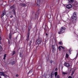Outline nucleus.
Masks as SVG:
<instances>
[{"mask_svg": "<svg viewBox=\"0 0 78 78\" xmlns=\"http://www.w3.org/2000/svg\"><path fill=\"white\" fill-rule=\"evenodd\" d=\"M39 16V13L38 12H37L35 14V17L36 18H37L38 17V16Z\"/></svg>", "mask_w": 78, "mask_h": 78, "instance_id": "nucleus-12", "label": "nucleus"}, {"mask_svg": "<svg viewBox=\"0 0 78 78\" xmlns=\"http://www.w3.org/2000/svg\"><path fill=\"white\" fill-rule=\"evenodd\" d=\"M66 30V28L64 27H61L60 29V31L58 32V34H61V33H63L65 32V30Z\"/></svg>", "mask_w": 78, "mask_h": 78, "instance_id": "nucleus-1", "label": "nucleus"}, {"mask_svg": "<svg viewBox=\"0 0 78 78\" xmlns=\"http://www.w3.org/2000/svg\"><path fill=\"white\" fill-rule=\"evenodd\" d=\"M9 38L10 39H11V33H10L9 34Z\"/></svg>", "mask_w": 78, "mask_h": 78, "instance_id": "nucleus-16", "label": "nucleus"}, {"mask_svg": "<svg viewBox=\"0 0 78 78\" xmlns=\"http://www.w3.org/2000/svg\"><path fill=\"white\" fill-rule=\"evenodd\" d=\"M72 5H71V4H69L68 5H67L66 6V8H68V9H70L71 8H72Z\"/></svg>", "mask_w": 78, "mask_h": 78, "instance_id": "nucleus-7", "label": "nucleus"}, {"mask_svg": "<svg viewBox=\"0 0 78 78\" xmlns=\"http://www.w3.org/2000/svg\"><path fill=\"white\" fill-rule=\"evenodd\" d=\"M69 55H68V54H67V53H66V57L67 59V58H69Z\"/></svg>", "mask_w": 78, "mask_h": 78, "instance_id": "nucleus-20", "label": "nucleus"}, {"mask_svg": "<svg viewBox=\"0 0 78 78\" xmlns=\"http://www.w3.org/2000/svg\"><path fill=\"white\" fill-rule=\"evenodd\" d=\"M8 45H9V46H10L11 45V42H10V41H8Z\"/></svg>", "mask_w": 78, "mask_h": 78, "instance_id": "nucleus-22", "label": "nucleus"}, {"mask_svg": "<svg viewBox=\"0 0 78 78\" xmlns=\"http://www.w3.org/2000/svg\"><path fill=\"white\" fill-rule=\"evenodd\" d=\"M37 6H39L41 2V0H37Z\"/></svg>", "mask_w": 78, "mask_h": 78, "instance_id": "nucleus-5", "label": "nucleus"}, {"mask_svg": "<svg viewBox=\"0 0 78 78\" xmlns=\"http://www.w3.org/2000/svg\"><path fill=\"white\" fill-rule=\"evenodd\" d=\"M54 73L53 72H52L51 74V78H53V76H54Z\"/></svg>", "mask_w": 78, "mask_h": 78, "instance_id": "nucleus-11", "label": "nucleus"}, {"mask_svg": "<svg viewBox=\"0 0 78 78\" xmlns=\"http://www.w3.org/2000/svg\"><path fill=\"white\" fill-rule=\"evenodd\" d=\"M45 27L44 28V30H46V31H47L46 30V28H45Z\"/></svg>", "mask_w": 78, "mask_h": 78, "instance_id": "nucleus-40", "label": "nucleus"}, {"mask_svg": "<svg viewBox=\"0 0 78 78\" xmlns=\"http://www.w3.org/2000/svg\"><path fill=\"white\" fill-rule=\"evenodd\" d=\"M12 53H13V54H12V56H13L14 55H15V54H16V51H12Z\"/></svg>", "mask_w": 78, "mask_h": 78, "instance_id": "nucleus-23", "label": "nucleus"}, {"mask_svg": "<svg viewBox=\"0 0 78 78\" xmlns=\"http://www.w3.org/2000/svg\"><path fill=\"white\" fill-rule=\"evenodd\" d=\"M59 43V44H61V45H62L63 43L62 42H60Z\"/></svg>", "mask_w": 78, "mask_h": 78, "instance_id": "nucleus-29", "label": "nucleus"}, {"mask_svg": "<svg viewBox=\"0 0 78 78\" xmlns=\"http://www.w3.org/2000/svg\"><path fill=\"white\" fill-rule=\"evenodd\" d=\"M4 58H3V59H5V58H6V55L5 54L4 55Z\"/></svg>", "mask_w": 78, "mask_h": 78, "instance_id": "nucleus-25", "label": "nucleus"}, {"mask_svg": "<svg viewBox=\"0 0 78 78\" xmlns=\"http://www.w3.org/2000/svg\"><path fill=\"white\" fill-rule=\"evenodd\" d=\"M15 7V6L14 5H13L10 8V9H13V8H14Z\"/></svg>", "mask_w": 78, "mask_h": 78, "instance_id": "nucleus-14", "label": "nucleus"}, {"mask_svg": "<svg viewBox=\"0 0 78 78\" xmlns=\"http://www.w3.org/2000/svg\"><path fill=\"white\" fill-rule=\"evenodd\" d=\"M56 78H60L59 76V75H57L56 77Z\"/></svg>", "mask_w": 78, "mask_h": 78, "instance_id": "nucleus-30", "label": "nucleus"}, {"mask_svg": "<svg viewBox=\"0 0 78 78\" xmlns=\"http://www.w3.org/2000/svg\"><path fill=\"white\" fill-rule=\"evenodd\" d=\"M64 65H65V66L67 67H69L70 66V65L67 63H65Z\"/></svg>", "mask_w": 78, "mask_h": 78, "instance_id": "nucleus-8", "label": "nucleus"}, {"mask_svg": "<svg viewBox=\"0 0 78 78\" xmlns=\"http://www.w3.org/2000/svg\"><path fill=\"white\" fill-rule=\"evenodd\" d=\"M68 78H72V77L71 76H69Z\"/></svg>", "mask_w": 78, "mask_h": 78, "instance_id": "nucleus-39", "label": "nucleus"}, {"mask_svg": "<svg viewBox=\"0 0 78 78\" xmlns=\"http://www.w3.org/2000/svg\"><path fill=\"white\" fill-rule=\"evenodd\" d=\"M0 78H2V77H1V76H0Z\"/></svg>", "mask_w": 78, "mask_h": 78, "instance_id": "nucleus-43", "label": "nucleus"}, {"mask_svg": "<svg viewBox=\"0 0 78 78\" xmlns=\"http://www.w3.org/2000/svg\"><path fill=\"white\" fill-rule=\"evenodd\" d=\"M12 65H13V64H15V62H13L12 63Z\"/></svg>", "mask_w": 78, "mask_h": 78, "instance_id": "nucleus-35", "label": "nucleus"}, {"mask_svg": "<svg viewBox=\"0 0 78 78\" xmlns=\"http://www.w3.org/2000/svg\"><path fill=\"white\" fill-rule=\"evenodd\" d=\"M1 43V41H0V44Z\"/></svg>", "mask_w": 78, "mask_h": 78, "instance_id": "nucleus-42", "label": "nucleus"}, {"mask_svg": "<svg viewBox=\"0 0 78 78\" xmlns=\"http://www.w3.org/2000/svg\"><path fill=\"white\" fill-rule=\"evenodd\" d=\"M57 70H58V68H56L55 69V71H57Z\"/></svg>", "mask_w": 78, "mask_h": 78, "instance_id": "nucleus-36", "label": "nucleus"}, {"mask_svg": "<svg viewBox=\"0 0 78 78\" xmlns=\"http://www.w3.org/2000/svg\"><path fill=\"white\" fill-rule=\"evenodd\" d=\"M26 6V4L23 3V6Z\"/></svg>", "mask_w": 78, "mask_h": 78, "instance_id": "nucleus-31", "label": "nucleus"}, {"mask_svg": "<svg viewBox=\"0 0 78 78\" xmlns=\"http://www.w3.org/2000/svg\"><path fill=\"white\" fill-rule=\"evenodd\" d=\"M52 48H53V50H52V52H53V53L54 52L53 51H55V47L53 46Z\"/></svg>", "mask_w": 78, "mask_h": 78, "instance_id": "nucleus-21", "label": "nucleus"}, {"mask_svg": "<svg viewBox=\"0 0 78 78\" xmlns=\"http://www.w3.org/2000/svg\"><path fill=\"white\" fill-rule=\"evenodd\" d=\"M58 75V72H55V77H56V76H57V75Z\"/></svg>", "mask_w": 78, "mask_h": 78, "instance_id": "nucleus-17", "label": "nucleus"}, {"mask_svg": "<svg viewBox=\"0 0 78 78\" xmlns=\"http://www.w3.org/2000/svg\"><path fill=\"white\" fill-rule=\"evenodd\" d=\"M20 5L21 6H23V3H21L20 4Z\"/></svg>", "mask_w": 78, "mask_h": 78, "instance_id": "nucleus-34", "label": "nucleus"}, {"mask_svg": "<svg viewBox=\"0 0 78 78\" xmlns=\"http://www.w3.org/2000/svg\"><path fill=\"white\" fill-rule=\"evenodd\" d=\"M20 58H22V57H23V55H22V53H21L20 52Z\"/></svg>", "mask_w": 78, "mask_h": 78, "instance_id": "nucleus-19", "label": "nucleus"}, {"mask_svg": "<svg viewBox=\"0 0 78 78\" xmlns=\"http://www.w3.org/2000/svg\"><path fill=\"white\" fill-rule=\"evenodd\" d=\"M42 40V39L41 38H39L37 40V42L38 45L39 44H41V41Z\"/></svg>", "mask_w": 78, "mask_h": 78, "instance_id": "nucleus-4", "label": "nucleus"}, {"mask_svg": "<svg viewBox=\"0 0 78 78\" xmlns=\"http://www.w3.org/2000/svg\"><path fill=\"white\" fill-rule=\"evenodd\" d=\"M74 73V72H73L72 74H71V76H72L73 75V74Z\"/></svg>", "mask_w": 78, "mask_h": 78, "instance_id": "nucleus-33", "label": "nucleus"}, {"mask_svg": "<svg viewBox=\"0 0 78 78\" xmlns=\"http://www.w3.org/2000/svg\"><path fill=\"white\" fill-rule=\"evenodd\" d=\"M72 19L73 20H76L77 19V17H76V13L74 12L73 13V16H72Z\"/></svg>", "mask_w": 78, "mask_h": 78, "instance_id": "nucleus-2", "label": "nucleus"}, {"mask_svg": "<svg viewBox=\"0 0 78 78\" xmlns=\"http://www.w3.org/2000/svg\"><path fill=\"white\" fill-rule=\"evenodd\" d=\"M30 39V31H28L27 33V41H29Z\"/></svg>", "mask_w": 78, "mask_h": 78, "instance_id": "nucleus-6", "label": "nucleus"}, {"mask_svg": "<svg viewBox=\"0 0 78 78\" xmlns=\"http://www.w3.org/2000/svg\"><path fill=\"white\" fill-rule=\"evenodd\" d=\"M46 36H48V34H46Z\"/></svg>", "mask_w": 78, "mask_h": 78, "instance_id": "nucleus-41", "label": "nucleus"}, {"mask_svg": "<svg viewBox=\"0 0 78 78\" xmlns=\"http://www.w3.org/2000/svg\"><path fill=\"white\" fill-rule=\"evenodd\" d=\"M62 48V49H63V50H64L65 49V47L62 46H60Z\"/></svg>", "mask_w": 78, "mask_h": 78, "instance_id": "nucleus-28", "label": "nucleus"}, {"mask_svg": "<svg viewBox=\"0 0 78 78\" xmlns=\"http://www.w3.org/2000/svg\"><path fill=\"white\" fill-rule=\"evenodd\" d=\"M13 17V15H11V16H10V18H12Z\"/></svg>", "mask_w": 78, "mask_h": 78, "instance_id": "nucleus-32", "label": "nucleus"}, {"mask_svg": "<svg viewBox=\"0 0 78 78\" xmlns=\"http://www.w3.org/2000/svg\"><path fill=\"white\" fill-rule=\"evenodd\" d=\"M58 49L59 50V51H61V46H60L58 47Z\"/></svg>", "mask_w": 78, "mask_h": 78, "instance_id": "nucleus-26", "label": "nucleus"}, {"mask_svg": "<svg viewBox=\"0 0 78 78\" xmlns=\"http://www.w3.org/2000/svg\"><path fill=\"white\" fill-rule=\"evenodd\" d=\"M69 1V3H73V2H74V0H68Z\"/></svg>", "mask_w": 78, "mask_h": 78, "instance_id": "nucleus-13", "label": "nucleus"}, {"mask_svg": "<svg viewBox=\"0 0 78 78\" xmlns=\"http://www.w3.org/2000/svg\"><path fill=\"white\" fill-rule=\"evenodd\" d=\"M62 74L64 75H67V73H65V72H63Z\"/></svg>", "mask_w": 78, "mask_h": 78, "instance_id": "nucleus-27", "label": "nucleus"}, {"mask_svg": "<svg viewBox=\"0 0 78 78\" xmlns=\"http://www.w3.org/2000/svg\"><path fill=\"white\" fill-rule=\"evenodd\" d=\"M53 62V60H51L50 61V63H52Z\"/></svg>", "mask_w": 78, "mask_h": 78, "instance_id": "nucleus-38", "label": "nucleus"}, {"mask_svg": "<svg viewBox=\"0 0 78 78\" xmlns=\"http://www.w3.org/2000/svg\"><path fill=\"white\" fill-rule=\"evenodd\" d=\"M5 14H6V12L5 11H3L2 12V14L1 15V17H3V16H5Z\"/></svg>", "mask_w": 78, "mask_h": 78, "instance_id": "nucleus-9", "label": "nucleus"}, {"mask_svg": "<svg viewBox=\"0 0 78 78\" xmlns=\"http://www.w3.org/2000/svg\"><path fill=\"white\" fill-rule=\"evenodd\" d=\"M31 43H32V41H30V42L29 43V45L30 46L31 45Z\"/></svg>", "mask_w": 78, "mask_h": 78, "instance_id": "nucleus-15", "label": "nucleus"}, {"mask_svg": "<svg viewBox=\"0 0 78 78\" xmlns=\"http://www.w3.org/2000/svg\"><path fill=\"white\" fill-rule=\"evenodd\" d=\"M31 26H29L28 28L29 31H29L30 32V30H31Z\"/></svg>", "mask_w": 78, "mask_h": 78, "instance_id": "nucleus-18", "label": "nucleus"}, {"mask_svg": "<svg viewBox=\"0 0 78 78\" xmlns=\"http://www.w3.org/2000/svg\"><path fill=\"white\" fill-rule=\"evenodd\" d=\"M2 51V47L1 45H0V52Z\"/></svg>", "mask_w": 78, "mask_h": 78, "instance_id": "nucleus-24", "label": "nucleus"}, {"mask_svg": "<svg viewBox=\"0 0 78 78\" xmlns=\"http://www.w3.org/2000/svg\"><path fill=\"white\" fill-rule=\"evenodd\" d=\"M16 8H14L12 10V12L14 13L15 15H16Z\"/></svg>", "mask_w": 78, "mask_h": 78, "instance_id": "nucleus-10", "label": "nucleus"}, {"mask_svg": "<svg viewBox=\"0 0 78 78\" xmlns=\"http://www.w3.org/2000/svg\"><path fill=\"white\" fill-rule=\"evenodd\" d=\"M43 27H44V26H43Z\"/></svg>", "mask_w": 78, "mask_h": 78, "instance_id": "nucleus-44", "label": "nucleus"}, {"mask_svg": "<svg viewBox=\"0 0 78 78\" xmlns=\"http://www.w3.org/2000/svg\"><path fill=\"white\" fill-rule=\"evenodd\" d=\"M16 77H18L19 76V75H18V74L16 75Z\"/></svg>", "mask_w": 78, "mask_h": 78, "instance_id": "nucleus-37", "label": "nucleus"}, {"mask_svg": "<svg viewBox=\"0 0 78 78\" xmlns=\"http://www.w3.org/2000/svg\"><path fill=\"white\" fill-rule=\"evenodd\" d=\"M0 76H5V77L6 78L8 76H7L5 74V73H4V72H0Z\"/></svg>", "mask_w": 78, "mask_h": 78, "instance_id": "nucleus-3", "label": "nucleus"}]
</instances>
